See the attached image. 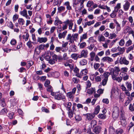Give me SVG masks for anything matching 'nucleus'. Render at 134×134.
Listing matches in <instances>:
<instances>
[{
	"label": "nucleus",
	"mask_w": 134,
	"mask_h": 134,
	"mask_svg": "<svg viewBox=\"0 0 134 134\" xmlns=\"http://www.w3.org/2000/svg\"><path fill=\"white\" fill-rule=\"evenodd\" d=\"M120 70L118 67H115L110 69V74L111 76L112 79L114 80H116L118 82H120L122 79L121 77H118Z\"/></svg>",
	"instance_id": "1"
},
{
	"label": "nucleus",
	"mask_w": 134,
	"mask_h": 134,
	"mask_svg": "<svg viewBox=\"0 0 134 134\" xmlns=\"http://www.w3.org/2000/svg\"><path fill=\"white\" fill-rule=\"evenodd\" d=\"M119 108L116 106H114L113 108L112 115V117L114 120L118 118L119 115Z\"/></svg>",
	"instance_id": "2"
},
{
	"label": "nucleus",
	"mask_w": 134,
	"mask_h": 134,
	"mask_svg": "<svg viewBox=\"0 0 134 134\" xmlns=\"http://www.w3.org/2000/svg\"><path fill=\"white\" fill-rule=\"evenodd\" d=\"M51 95L54 97L55 99L60 100L64 99L65 98V96L59 92L55 93H51Z\"/></svg>",
	"instance_id": "3"
},
{
	"label": "nucleus",
	"mask_w": 134,
	"mask_h": 134,
	"mask_svg": "<svg viewBox=\"0 0 134 134\" xmlns=\"http://www.w3.org/2000/svg\"><path fill=\"white\" fill-rule=\"evenodd\" d=\"M130 5L131 3L128 1H124L122 5L124 10L125 11H127L129 9Z\"/></svg>",
	"instance_id": "4"
},
{
	"label": "nucleus",
	"mask_w": 134,
	"mask_h": 134,
	"mask_svg": "<svg viewBox=\"0 0 134 134\" xmlns=\"http://www.w3.org/2000/svg\"><path fill=\"white\" fill-rule=\"evenodd\" d=\"M102 128L99 126H96L93 130V131L94 132L91 133V134H99Z\"/></svg>",
	"instance_id": "5"
},
{
	"label": "nucleus",
	"mask_w": 134,
	"mask_h": 134,
	"mask_svg": "<svg viewBox=\"0 0 134 134\" xmlns=\"http://www.w3.org/2000/svg\"><path fill=\"white\" fill-rule=\"evenodd\" d=\"M63 23L66 24H68L69 29L70 30L72 29V27L73 25V23L72 20L68 19Z\"/></svg>",
	"instance_id": "6"
},
{
	"label": "nucleus",
	"mask_w": 134,
	"mask_h": 134,
	"mask_svg": "<svg viewBox=\"0 0 134 134\" xmlns=\"http://www.w3.org/2000/svg\"><path fill=\"white\" fill-rule=\"evenodd\" d=\"M80 54V55H78L79 58H81L82 57L86 58L87 57L88 54V52L87 50H83L81 52Z\"/></svg>",
	"instance_id": "7"
},
{
	"label": "nucleus",
	"mask_w": 134,
	"mask_h": 134,
	"mask_svg": "<svg viewBox=\"0 0 134 134\" xmlns=\"http://www.w3.org/2000/svg\"><path fill=\"white\" fill-rule=\"evenodd\" d=\"M86 118L88 121H90L93 119L95 117V114L92 113H87L85 114Z\"/></svg>",
	"instance_id": "8"
},
{
	"label": "nucleus",
	"mask_w": 134,
	"mask_h": 134,
	"mask_svg": "<svg viewBox=\"0 0 134 134\" xmlns=\"http://www.w3.org/2000/svg\"><path fill=\"white\" fill-rule=\"evenodd\" d=\"M120 62L121 64H124L126 65H128L129 63V61L127 60L125 57L121 58Z\"/></svg>",
	"instance_id": "9"
},
{
	"label": "nucleus",
	"mask_w": 134,
	"mask_h": 134,
	"mask_svg": "<svg viewBox=\"0 0 134 134\" xmlns=\"http://www.w3.org/2000/svg\"><path fill=\"white\" fill-rule=\"evenodd\" d=\"M20 14L23 16L25 17L27 19H30V17L28 15L27 11L26 10L24 9L23 10L21 11L20 13Z\"/></svg>",
	"instance_id": "10"
},
{
	"label": "nucleus",
	"mask_w": 134,
	"mask_h": 134,
	"mask_svg": "<svg viewBox=\"0 0 134 134\" xmlns=\"http://www.w3.org/2000/svg\"><path fill=\"white\" fill-rule=\"evenodd\" d=\"M102 59L104 62H107L109 63H111L113 61V59L109 57H105Z\"/></svg>",
	"instance_id": "11"
},
{
	"label": "nucleus",
	"mask_w": 134,
	"mask_h": 134,
	"mask_svg": "<svg viewBox=\"0 0 134 134\" xmlns=\"http://www.w3.org/2000/svg\"><path fill=\"white\" fill-rule=\"evenodd\" d=\"M120 77L122 78L123 77V79L125 81L126 80L129 79V76L126 74L124 72H121L120 74Z\"/></svg>",
	"instance_id": "12"
},
{
	"label": "nucleus",
	"mask_w": 134,
	"mask_h": 134,
	"mask_svg": "<svg viewBox=\"0 0 134 134\" xmlns=\"http://www.w3.org/2000/svg\"><path fill=\"white\" fill-rule=\"evenodd\" d=\"M66 40L67 41L69 40V41L71 43L74 42V40L73 38V37L72 35H71L70 34H69L67 35L66 38Z\"/></svg>",
	"instance_id": "13"
},
{
	"label": "nucleus",
	"mask_w": 134,
	"mask_h": 134,
	"mask_svg": "<svg viewBox=\"0 0 134 134\" xmlns=\"http://www.w3.org/2000/svg\"><path fill=\"white\" fill-rule=\"evenodd\" d=\"M67 32V31L65 30L62 33H59L58 35L59 38L61 39L62 38H64L66 35Z\"/></svg>",
	"instance_id": "14"
},
{
	"label": "nucleus",
	"mask_w": 134,
	"mask_h": 134,
	"mask_svg": "<svg viewBox=\"0 0 134 134\" xmlns=\"http://www.w3.org/2000/svg\"><path fill=\"white\" fill-rule=\"evenodd\" d=\"M114 22L116 25V29L117 32L121 30V27L120 24L115 19L114 20Z\"/></svg>",
	"instance_id": "15"
},
{
	"label": "nucleus",
	"mask_w": 134,
	"mask_h": 134,
	"mask_svg": "<svg viewBox=\"0 0 134 134\" xmlns=\"http://www.w3.org/2000/svg\"><path fill=\"white\" fill-rule=\"evenodd\" d=\"M132 30V28L129 26H126L124 29V34H126L128 33L129 34L131 30Z\"/></svg>",
	"instance_id": "16"
},
{
	"label": "nucleus",
	"mask_w": 134,
	"mask_h": 134,
	"mask_svg": "<svg viewBox=\"0 0 134 134\" xmlns=\"http://www.w3.org/2000/svg\"><path fill=\"white\" fill-rule=\"evenodd\" d=\"M105 37L102 35H100L98 37L97 40L99 42H104L105 41Z\"/></svg>",
	"instance_id": "17"
},
{
	"label": "nucleus",
	"mask_w": 134,
	"mask_h": 134,
	"mask_svg": "<svg viewBox=\"0 0 134 134\" xmlns=\"http://www.w3.org/2000/svg\"><path fill=\"white\" fill-rule=\"evenodd\" d=\"M55 20L54 21V25L55 26H58V25L59 24H62V21L59 20L58 17L57 16H56L55 18Z\"/></svg>",
	"instance_id": "18"
},
{
	"label": "nucleus",
	"mask_w": 134,
	"mask_h": 134,
	"mask_svg": "<svg viewBox=\"0 0 134 134\" xmlns=\"http://www.w3.org/2000/svg\"><path fill=\"white\" fill-rule=\"evenodd\" d=\"M88 71L87 69H84L82 70L80 74V77L79 78H81L82 76H84L86 75Z\"/></svg>",
	"instance_id": "19"
},
{
	"label": "nucleus",
	"mask_w": 134,
	"mask_h": 134,
	"mask_svg": "<svg viewBox=\"0 0 134 134\" xmlns=\"http://www.w3.org/2000/svg\"><path fill=\"white\" fill-rule=\"evenodd\" d=\"M73 71L74 72L76 73L75 75L78 77H80V74L79 73V69L77 67H75Z\"/></svg>",
	"instance_id": "20"
},
{
	"label": "nucleus",
	"mask_w": 134,
	"mask_h": 134,
	"mask_svg": "<svg viewBox=\"0 0 134 134\" xmlns=\"http://www.w3.org/2000/svg\"><path fill=\"white\" fill-rule=\"evenodd\" d=\"M64 64L65 66H69L70 69L71 71L73 69L74 65L73 64H70L68 63V62H66V63H65Z\"/></svg>",
	"instance_id": "21"
},
{
	"label": "nucleus",
	"mask_w": 134,
	"mask_h": 134,
	"mask_svg": "<svg viewBox=\"0 0 134 134\" xmlns=\"http://www.w3.org/2000/svg\"><path fill=\"white\" fill-rule=\"evenodd\" d=\"M118 50L119 52V53H120V54H123L125 51V49L124 47L121 48V47L118 46L117 47Z\"/></svg>",
	"instance_id": "22"
},
{
	"label": "nucleus",
	"mask_w": 134,
	"mask_h": 134,
	"mask_svg": "<svg viewBox=\"0 0 134 134\" xmlns=\"http://www.w3.org/2000/svg\"><path fill=\"white\" fill-rule=\"evenodd\" d=\"M69 51L71 52H75L77 51L76 46L75 45H71L70 47Z\"/></svg>",
	"instance_id": "23"
},
{
	"label": "nucleus",
	"mask_w": 134,
	"mask_h": 134,
	"mask_svg": "<svg viewBox=\"0 0 134 134\" xmlns=\"http://www.w3.org/2000/svg\"><path fill=\"white\" fill-rule=\"evenodd\" d=\"M100 106L99 105H97L95 108V110L94 113H93V114L95 115H97L98 113L100 110Z\"/></svg>",
	"instance_id": "24"
},
{
	"label": "nucleus",
	"mask_w": 134,
	"mask_h": 134,
	"mask_svg": "<svg viewBox=\"0 0 134 134\" xmlns=\"http://www.w3.org/2000/svg\"><path fill=\"white\" fill-rule=\"evenodd\" d=\"M64 5L66 6V9L68 10H72V8L71 7L70 5V3L68 1H67L65 2L64 3Z\"/></svg>",
	"instance_id": "25"
},
{
	"label": "nucleus",
	"mask_w": 134,
	"mask_h": 134,
	"mask_svg": "<svg viewBox=\"0 0 134 134\" xmlns=\"http://www.w3.org/2000/svg\"><path fill=\"white\" fill-rule=\"evenodd\" d=\"M103 76V75H101L100 76H97L95 77V81L97 82H100L102 80V78Z\"/></svg>",
	"instance_id": "26"
},
{
	"label": "nucleus",
	"mask_w": 134,
	"mask_h": 134,
	"mask_svg": "<svg viewBox=\"0 0 134 134\" xmlns=\"http://www.w3.org/2000/svg\"><path fill=\"white\" fill-rule=\"evenodd\" d=\"M42 50V44L40 45L38 47L36 48L35 50L37 54H39Z\"/></svg>",
	"instance_id": "27"
},
{
	"label": "nucleus",
	"mask_w": 134,
	"mask_h": 134,
	"mask_svg": "<svg viewBox=\"0 0 134 134\" xmlns=\"http://www.w3.org/2000/svg\"><path fill=\"white\" fill-rule=\"evenodd\" d=\"M68 42H66L64 43L62 45V47H61L62 48V51L63 52H65L66 51V49H65L64 48H66L68 44Z\"/></svg>",
	"instance_id": "28"
},
{
	"label": "nucleus",
	"mask_w": 134,
	"mask_h": 134,
	"mask_svg": "<svg viewBox=\"0 0 134 134\" xmlns=\"http://www.w3.org/2000/svg\"><path fill=\"white\" fill-rule=\"evenodd\" d=\"M110 75V72H105L103 74V75H102L103 76L104 79L108 80V77Z\"/></svg>",
	"instance_id": "29"
},
{
	"label": "nucleus",
	"mask_w": 134,
	"mask_h": 134,
	"mask_svg": "<svg viewBox=\"0 0 134 134\" xmlns=\"http://www.w3.org/2000/svg\"><path fill=\"white\" fill-rule=\"evenodd\" d=\"M120 120L121 125L123 126H125L127 124V122L125 119H121V118H120Z\"/></svg>",
	"instance_id": "30"
},
{
	"label": "nucleus",
	"mask_w": 134,
	"mask_h": 134,
	"mask_svg": "<svg viewBox=\"0 0 134 134\" xmlns=\"http://www.w3.org/2000/svg\"><path fill=\"white\" fill-rule=\"evenodd\" d=\"M95 88H92L87 90V93L88 94H92L95 92Z\"/></svg>",
	"instance_id": "31"
},
{
	"label": "nucleus",
	"mask_w": 134,
	"mask_h": 134,
	"mask_svg": "<svg viewBox=\"0 0 134 134\" xmlns=\"http://www.w3.org/2000/svg\"><path fill=\"white\" fill-rule=\"evenodd\" d=\"M126 86L129 91H131L132 90V84L130 83L126 82L125 83Z\"/></svg>",
	"instance_id": "32"
},
{
	"label": "nucleus",
	"mask_w": 134,
	"mask_h": 134,
	"mask_svg": "<svg viewBox=\"0 0 134 134\" xmlns=\"http://www.w3.org/2000/svg\"><path fill=\"white\" fill-rule=\"evenodd\" d=\"M71 103L70 102H67L65 104V105L67 108L68 110L71 109Z\"/></svg>",
	"instance_id": "33"
},
{
	"label": "nucleus",
	"mask_w": 134,
	"mask_h": 134,
	"mask_svg": "<svg viewBox=\"0 0 134 134\" xmlns=\"http://www.w3.org/2000/svg\"><path fill=\"white\" fill-rule=\"evenodd\" d=\"M110 42V40H108L106 41L105 43H102V46L104 48H108V45Z\"/></svg>",
	"instance_id": "34"
},
{
	"label": "nucleus",
	"mask_w": 134,
	"mask_h": 134,
	"mask_svg": "<svg viewBox=\"0 0 134 134\" xmlns=\"http://www.w3.org/2000/svg\"><path fill=\"white\" fill-rule=\"evenodd\" d=\"M33 78L35 80H37L38 79L41 80H42V77H39L36 74H35L33 75Z\"/></svg>",
	"instance_id": "35"
},
{
	"label": "nucleus",
	"mask_w": 134,
	"mask_h": 134,
	"mask_svg": "<svg viewBox=\"0 0 134 134\" xmlns=\"http://www.w3.org/2000/svg\"><path fill=\"white\" fill-rule=\"evenodd\" d=\"M22 37L23 39L26 41L28 40L29 37V35L28 33H26L25 35H23Z\"/></svg>",
	"instance_id": "36"
},
{
	"label": "nucleus",
	"mask_w": 134,
	"mask_h": 134,
	"mask_svg": "<svg viewBox=\"0 0 134 134\" xmlns=\"http://www.w3.org/2000/svg\"><path fill=\"white\" fill-rule=\"evenodd\" d=\"M121 3H117L116 6L114 7V10L115 12H118V11L119 9L121 8Z\"/></svg>",
	"instance_id": "37"
},
{
	"label": "nucleus",
	"mask_w": 134,
	"mask_h": 134,
	"mask_svg": "<svg viewBox=\"0 0 134 134\" xmlns=\"http://www.w3.org/2000/svg\"><path fill=\"white\" fill-rule=\"evenodd\" d=\"M80 63L81 65L82 66L85 65L87 64V61L85 59H83L81 60Z\"/></svg>",
	"instance_id": "38"
},
{
	"label": "nucleus",
	"mask_w": 134,
	"mask_h": 134,
	"mask_svg": "<svg viewBox=\"0 0 134 134\" xmlns=\"http://www.w3.org/2000/svg\"><path fill=\"white\" fill-rule=\"evenodd\" d=\"M67 97L70 99H72L74 97V94L71 92L67 93Z\"/></svg>",
	"instance_id": "39"
},
{
	"label": "nucleus",
	"mask_w": 134,
	"mask_h": 134,
	"mask_svg": "<svg viewBox=\"0 0 134 134\" xmlns=\"http://www.w3.org/2000/svg\"><path fill=\"white\" fill-rule=\"evenodd\" d=\"M18 22L20 25H23L25 23V21L22 18H19L18 19Z\"/></svg>",
	"instance_id": "40"
},
{
	"label": "nucleus",
	"mask_w": 134,
	"mask_h": 134,
	"mask_svg": "<svg viewBox=\"0 0 134 134\" xmlns=\"http://www.w3.org/2000/svg\"><path fill=\"white\" fill-rule=\"evenodd\" d=\"M98 116V118L101 119H104L106 118V115L103 114H100Z\"/></svg>",
	"instance_id": "41"
},
{
	"label": "nucleus",
	"mask_w": 134,
	"mask_h": 134,
	"mask_svg": "<svg viewBox=\"0 0 134 134\" xmlns=\"http://www.w3.org/2000/svg\"><path fill=\"white\" fill-rule=\"evenodd\" d=\"M94 3L93 1H88L87 3L86 6L88 7H90Z\"/></svg>",
	"instance_id": "42"
},
{
	"label": "nucleus",
	"mask_w": 134,
	"mask_h": 134,
	"mask_svg": "<svg viewBox=\"0 0 134 134\" xmlns=\"http://www.w3.org/2000/svg\"><path fill=\"white\" fill-rule=\"evenodd\" d=\"M132 44V41L130 38L126 42L125 45L126 47H128Z\"/></svg>",
	"instance_id": "43"
},
{
	"label": "nucleus",
	"mask_w": 134,
	"mask_h": 134,
	"mask_svg": "<svg viewBox=\"0 0 134 134\" xmlns=\"http://www.w3.org/2000/svg\"><path fill=\"white\" fill-rule=\"evenodd\" d=\"M75 118L77 121H81L82 119V118L81 116L79 115H77L75 116Z\"/></svg>",
	"instance_id": "44"
},
{
	"label": "nucleus",
	"mask_w": 134,
	"mask_h": 134,
	"mask_svg": "<svg viewBox=\"0 0 134 134\" xmlns=\"http://www.w3.org/2000/svg\"><path fill=\"white\" fill-rule=\"evenodd\" d=\"M47 91L49 92H51V93H54L53 92V88L50 85H49L47 86Z\"/></svg>",
	"instance_id": "45"
},
{
	"label": "nucleus",
	"mask_w": 134,
	"mask_h": 134,
	"mask_svg": "<svg viewBox=\"0 0 134 134\" xmlns=\"http://www.w3.org/2000/svg\"><path fill=\"white\" fill-rule=\"evenodd\" d=\"M71 56L73 59L75 60H77L78 58H79L77 54H72L71 55Z\"/></svg>",
	"instance_id": "46"
},
{
	"label": "nucleus",
	"mask_w": 134,
	"mask_h": 134,
	"mask_svg": "<svg viewBox=\"0 0 134 134\" xmlns=\"http://www.w3.org/2000/svg\"><path fill=\"white\" fill-rule=\"evenodd\" d=\"M124 131L122 129L119 128L117 129L116 133V134H121Z\"/></svg>",
	"instance_id": "47"
},
{
	"label": "nucleus",
	"mask_w": 134,
	"mask_h": 134,
	"mask_svg": "<svg viewBox=\"0 0 134 134\" xmlns=\"http://www.w3.org/2000/svg\"><path fill=\"white\" fill-rule=\"evenodd\" d=\"M69 111L68 115L70 118H71L73 116V112L71 109L68 110Z\"/></svg>",
	"instance_id": "48"
},
{
	"label": "nucleus",
	"mask_w": 134,
	"mask_h": 134,
	"mask_svg": "<svg viewBox=\"0 0 134 134\" xmlns=\"http://www.w3.org/2000/svg\"><path fill=\"white\" fill-rule=\"evenodd\" d=\"M44 58L47 61H48L50 59V56L48 55V54H45L43 56Z\"/></svg>",
	"instance_id": "49"
},
{
	"label": "nucleus",
	"mask_w": 134,
	"mask_h": 134,
	"mask_svg": "<svg viewBox=\"0 0 134 134\" xmlns=\"http://www.w3.org/2000/svg\"><path fill=\"white\" fill-rule=\"evenodd\" d=\"M110 36L109 38L110 39H112L114 38H115L117 36L116 35L115 33L110 34Z\"/></svg>",
	"instance_id": "50"
},
{
	"label": "nucleus",
	"mask_w": 134,
	"mask_h": 134,
	"mask_svg": "<svg viewBox=\"0 0 134 134\" xmlns=\"http://www.w3.org/2000/svg\"><path fill=\"white\" fill-rule=\"evenodd\" d=\"M117 12H116L114 10V11H113L112 13H111L110 14V16L112 18H115L116 15V13Z\"/></svg>",
	"instance_id": "51"
},
{
	"label": "nucleus",
	"mask_w": 134,
	"mask_h": 134,
	"mask_svg": "<svg viewBox=\"0 0 134 134\" xmlns=\"http://www.w3.org/2000/svg\"><path fill=\"white\" fill-rule=\"evenodd\" d=\"M91 127H94V126L97 124V122L94 120H93L91 121Z\"/></svg>",
	"instance_id": "52"
},
{
	"label": "nucleus",
	"mask_w": 134,
	"mask_h": 134,
	"mask_svg": "<svg viewBox=\"0 0 134 134\" xmlns=\"http://www.w3.org/2000/svg\"><path fill=\"white\" fill-rule=\"evenodd\" d=\"M65 9V7L63 6L60 7L58 8V11L59 13H61L62 11H64Z\"/></svg>",
	"instance_id": "53"
},
{
	"label": "nucleus",
	"mask_w": 134,
	"mask_h": 134,
	"mask_svg": "<svg viewBox=\"0 0 134 134\" xmlns=\"http://www.w3.org/2000/svg\"><path fill=\"white\" fill-rule=\"evenodd\" d=\"M14 115V113L13 112H9L8 116L10 119H12L13 118Z\"/></svg>",
	"instance_id": "54"
},
{
	"label": "nucleus",
	"mask_w": 134,
	"mask_h": 134,
	"mask_svg": "<svg viewBox=\"0 0 134 134\" xmlns=\"http://www.w3.org/2000/svg\"><path fill=\"white\" fill-rule=\"evenodd\" d=\"M8 26L10 29H13L14 25L12 21H10L9 23V24L8 25Z\"/></svg>",
	"instance_id": "55"
},
{
	"label": "nucleus",
	"mask_w": 134,
	"mask_h": 134,
	"mask_svg": "<svg viewBox=\"0 0 134 134\" xmlns=\"http://www.w3.org/2000/svg\"><path fill=\"white\" fill-rule=\"evenodd\" d=\"M133 48H134L133 46H130L127 48L126 50V52L127 53H128L130 51L133 50Z\"/></svg>",
	"instance_id": "56"
},
{
	"label": "nucleus",
	"mask_w": 134,
	"mask_h": 134,
	"mask_svg": "<svg viewBox=\"0 0 134 134\" xmlns=\"http://www.w3.org/2000/svg\"><path fill=\"white\" fill-rule=\"evenodd\" d=\"M86 88L90 87L91 86V82L89 80H88L86 82Z\"/></svg>",
	"instance_id": "57"
},
{
	"label": "nucleus",
	"mask_w": 134,
	"mask_h": 134,
	"mask_svg": "<svg viewBox=\"0 0 134 134\" xmlns=\"http://www.w3.org/2000/svg\"><path fill=\"white\" fill-rule=\"evenodd\" d=\"M16 41L14 39H12L10 42V43L12 45H14L16 43Z\"/></svg>",
	"instance_id": "58"
},
{
	"label": "nucleus",
	"mask_w": 134,
	"mask_h": 134,
	"mask_svg": "<svg viewBox=\"0 0 134 134\" xmlns=\"http://www.w3.org/2000/svg\"><path fill=\"white\" fill-rule=\"evenodd\" d=\"M120 116H121L120 118H121V119L125 118L124 112V110L122 109L121 110V114H120Z\"/></svg>",
	"instance_id": "59"
},
{
	"label": "nucleus",
	"mask_w": 134,
	"mask_h": 134,
	"mask_svg": "<svg viewBox=\"0 0 134 134\" xmlns=\"http://www.w3.org/2000/svg\"><path fill=\"white\" fill-rule=\"evenodd\" d=\"M108 80L104 79L102 80V84L103 86L105 85L107 83Z\"/></svg>",
	"instance_id": "60"
},
{
	"label": "nucleus",
	"mask_w": 134,
	"mask_h": 134,
	"mask_svg": "<svg viewBox=\"0 0 134 134\" xmlns=\"http://www.w3.org/2000/svg\"><path fill=\"white\" fill-rule=\"evenodd\" d=\"M55 50L56 52H59L61 50L62 51V48L61 47H56Z\"/></svg>",
	"instance_id": "61"
},
{
	"label": "nucleus",
	"mask_w": 134,
	"mask_h": 134,
	"mask_svg": "<svg viewBox=\"0 0 134 134\" xmlns=\"http://www.w3.org/2000/svg\"><path fill=\"white\" fill-rule=\"evenodd\" d=\"M86 46V43L85 42H83L81 43L80 44V48H83L85 47Z\"/></svg>",
	"instance_id": "62"
},
{
	"label": "nucleus",
	"mask_w": 134,
	"mask_h": 134,
	"mask_svg": "<svg viewBox=\"0 0 134 134\" xmlns=\"http://www.w3.org/2000/svg\"><path fill=\"white\" fill-rule=\"evenodd\" d=\"M125 43V42L124 40L123 39H121L119 42V45L121 46H124Z\"/></svg>",
	"instance_id": "63"
},
{
	"label": "nucleus",
	"mask_w": 134,
	"mask_h": 134,
	"mask_svg": "<svg viewBox=\"0 0 134 134\" xmlns=\"http://www.w3.org/2000/svg\"><path fill=\"white\" fill-rule=\"evenodd\" d=\"M94 47V44H91L90 45V46H88L87 48L88 49H89L90 51H92L93 49V48Z\"/></svg>",
	"instance_id": "64"
}]
</instances>
